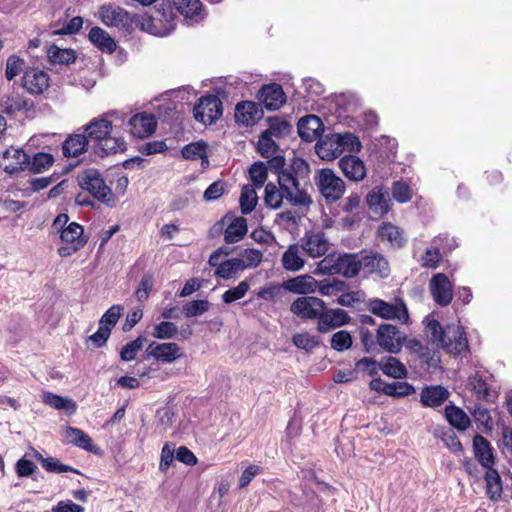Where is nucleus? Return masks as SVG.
Returning <instances> with one entry per match:
<instances>
[{
    "mask_svg": "<svg viewBox=\"0 0 512 512\" xmlns=\"http://www.w3.org/2000/svg\"><path fill=\"white\" fill-rule=\"evenodd\" d=\"M359 138L350 132L330 133L321 137L316 143L317 155L323 160H333L344 151L358 152L361 150Z\"/></svg>",
    "mask_w": 512,
    "mask_h": 512,
    "instance_id": "obj_3",
    "label": "nucleus"
},
{
    "mask_svg": "<svg viewBox=\"0 0 512 512\" xmlns=\"http://www.w3.org/2000/svg\"><path fill=\"white\" fill-rule=\"evenodd\" d=\"M263 117V109L252 101H243L235 107V120L237 124L252 127Z\"/></svg>",
    "mask_w": 512,
    "mask_h": 512,
    "instance_id": "obj_18",
    "label": "nucleus"
},
{
    "mask_svg": "<svg viewBox=\"0 0 512 512\" xmlns=\"http://www.w3.org/2000/svg\"><path fill=\"white\" fill-rule=\"evenodd\" d=\"M404 335L391 324H382L376 333L377 344L389 353H398L403 346Z\"/></svg>",
    "mask_w": 512,
    "mask_h": 512,
    "instance_id": "obj_11",
    "label": "nucleus"
},
{
    "mask_svg": "<svg viewBox=\"0 0 512 512\" xmlns=\"http://www.w3.org/2000/svg\"><path fill=\"white\" fill-rule=\"evenodd\" d=\"M90 135L98 139L99 148L106 154L117 153L126 149L125 142L117 136H112L110 131L93 130Z\"/></svg>",
    "mask_w": 512,
    "mask_h": 512,
    "instance_id": "obj_26",
    "label": "nucleus"
},
{
    "mask_svg": "<svg viewBox=\"0 0 512 512\" xmlns=\"http://www.w3.org/2000/svg\"><path fill=\"white\" fill-rule=\"evenodd\" d=\"M412 189L403 181H396L392 186V196L399 203H406L412 198Z\"/></svg>",
    "mask_w": 512,
    "mask_h": 512,
    "instance_id": "obj_59",
    "label": "nucleus"
},
{
    "mask_svg": "<svg viewBox=\"0 0 512 512\" xmlns=\"http://www.w3.org/2000/svg\"><path fill=\"white\" fill-rule=\"evenodd\" d=\"M425 334L431 343L441 347L451 354H461L468 348L465 332L459 325H449L443 329L440 323L432 317H426Z\"/></svg>",
    "mask_w": 512,
    "mask_h": 512,
    "instance_id": "obj_1",
    "label": "nucleus"
},
{
    "mask_svg": "<svg viewBox=\"0 0 512 512\" xmlns=\"http://www.w3.org/2000/svg\"><path fill=\"white\" fill-rule=\"evenodd\" d=\"M441 255L438 249L428 248L422 256L421 263L426 268H436L440 262Z\"/></svg>",
    "mask_w": 512,
    "mask_h": 512,
    "instance_id": "obj_63",
    "label": "nucleus"
},
{
    "mask_svg": "<svg viewBox=\"0 0 512 512\" xmlns=\"http://www.w3.org/2000/svg\"><path fill=\"white\" fill-rule=\"evenodd\" d=\"M145 342L144 337H138L135 340L127 343L120 352V357L123 361H132L135 359L137 353L142 349Z\"/></svg>",
    "mask_w": 512,
    "mask_h": 512,
    "instance_id": "obj_57",
    "label": "nucleus"
},
{
    "mask_svg": "<svg viewBox=\"0 0 512 512\" xmlns=\"http://www.w3.org/2000/svg\"><path fill=\"white\" fill-rule=\"evenodd\" d=\"M383 393L392 397H405L415 393V388L407 382H393L383 386Z\"/></svg>",
    "mask_w": 512,
    "mask_h": 512,
    "instance_id": "obj_48",
    "label": "nucleus"
},
{
    "mask_svg": "<svg viewBox=\"0 0 512 512\" xmlns=\"http://www.w3.org/2000/svg\"><path fill=\"white\" fill-rule=\"evenodd\" d=\"M79 186L88 191L95 199L113 205L115 196L111 188L105 183L100 172L96 169H87L77 176Z\"/></svg>",
    "mask_w": 512,
    "mask_h": 512,
    "instance_id": "obj_5",
    "label": "nucleus"
},
{
    "mask_svg": "<svg viewBox=\"0 0 512 512\" xmlns=\"http://www.w3.org/2000/svg\"><path fill=\"white\" fill-rule=\"evenodd\" d=\"M330 248V242L321 231L307 232L301 240V249L312 258L324 256Z\"/></svg>",
    "mask_w": 512,
    "mask_h": 512,
    "instance_id": "obj_15",
    "label": "nucleus"
},
{
    "mask_svg": "<svg viewBox=\"0 0 512 512\" xmlns=\"http://www.w3.org/2000/svg\"><path fill=\"white\" fill-rule=\"evenodd\" d=\"M123 310V307L120 305L111 306L100 318L99 325L108 328L111 331L117 324Z\"/></svg>",
    "mask_w": 512,
    "mask_h": 512,
    "instance_id": "obj_54",
    "label": "nucleus"
},
{
    "mask_svg": "<svg viewBox=\"0 0 512 512\" xmlns=\"http://www.w3.org/2000/svg\"><path fill=\"white\" fill-rule=\"evenodd\" d=\"M470 385L479 399L492 400L495 395L488 386L483 375L476 373L470 377Z\"/></svg>",
    "mask_w": 512,
    "mask_h": 512,
    "instance_id": "obj_46",
    "label": "nucleus"
},
{
    "mask_svg": "<svg viewBox=\"0 0 512 512\" xmlns=\"http://www.w3.org/2000/svg\"><path fill=\"white\" fill-rule=\"evenodd\" d=\"M177 332L178 328L174 323L163 321L154 326L152 336L157 339H171Z\"/></svg>",
    "mask_w": 512,
    "mask_h": 512,
    "instance_id": "obj_56",
    "label": "nucleus"
},
{
    "mask_svg": "<svg viewBox=\"0 0 512 512\" xmlns=\"http://www.w3.org/2000/svg\"><path fill=\"white\" fill-rule=\"evenodd\" d=\"M473 451L475 458L484 468L489 469L493 467V449L487 439L481 435H476L473 438Z\"/></svg>",
    "mask_w": 512,
    "mask_h": 512,
    "instance_id": "obj_28",
    "label": "nucleus"
},
{
    "mask_svg": "<svg viewBox=\"0 0 512 512\" xmlns=\"http://www.w3.org/2000/svg\"><path fill=\"white\" fill-rule=\"evenodd\" d=\"M54 158L48 153H37L31 162V170L35 173H41L52 166Z\"/></svg>",
    "mask_w": 512,
    "mask_h": 512,
    "instance_id": "obj_60",
    "label": "nucleus"
},
{
    "mask_svg": "<svg viewBox=\"0 0 512 512\" xmlns=\"http://www.w3.org/2000/svg\"><path fill=\"white\" fill-rule=\"evenodd\" d=\"M472 415L475 419V421L480 424L481 426L485 427V428H491L492 425H493V422H492V418L490 416V413L489 411L478 405V406H475L473 412H472Z\"/></svg>",
    "mask_w": 512,
    "mask_h": 512,
    "instance_id": "obj_64",
    "label": "nucleus"
},
{
    "mask_svg": "<svg viewBox=\"0 0 512 512\" xmlns=\"http://www.w3.org/2000/svg\"><path fill=\"white\" fill-rule=\"evenodd\" d=\"M294 345L300 349L312 350L319 345V339L307 332L295 334L292 338Z\"/></svg>",
    "mask_w": 512,
    "mask_h": 512,
    "instance_id": "obj_58",
    "label": "nucleus"
},
{
    "mask_svg": "<svg viewBox=\"0 0 512 512\" xmlns=\"http://www.w3.org/2000/svg\"><path fill=\"white\" fill-rule=\"evenodd\" d=\"M249 288H250L249 283L246 280H243V281L239 282L237 286L226 290L222 294V300L226 304H230L237 300H240L247 294V292L249 291Z\"/></svg>",
    "mask_w": 512,
    "mask_h": 512,
    "instance_id": "obj_50",
    "label": "nucleus"
},
{
    "mask_svg": "<svg viewBox=\"0 0 512 512\" xmlns=\"http://www.w3.org/2000/svg\"><path fill=\"white\" fill-rule=\"evenodd\" d=\"M25 101L20 97L5 96L0 100V109L7 114H13L24 108Z\"/></svg>",
    "mask_w": 512,
    "mask_h": 512,
    "instance_id": "obj_61",
    "label": "nucleus"
},
{
    "mask_svg": "<svg viewBox=\"0 0 512 512\" xmlns=\"http://www.w3.org/2000/svg\"><path fill=\"white\" fill-rule=\"evenodd\" d=\"M352 336L346 330H340L332 335L330 340L331 348L342 352L348 350L352 346Z\"/></svg>",
    "mask_w": 512,
    "mask_h": 512,
    "instance_id": "obj_52",
    "label": "nucleus"
},
{
    "mask_svg": "<svg viewBox=\"0 0 512 512\" xmlns=\"http://www.w3.org/2000/svg\"><path fill=\"white\" fill-rule=\"evenodd\" d=\"M98 17L105 26L121 31H128L133 23L132 16L126 10L113 4L102 5Z\"/></svg>",
    "mask_w": 512,
    "mask_h": 512,
    "instance_id": "obj_8",
    "label": "nucleus"
},
{
    "mask_svg": "<svg viewBox=\"0 0 512 512\" xmlns=\"http://www.w3.org/2000/svg\"><path fill=\"white\" fill-rule=\"evenodd\" d=\"M486 493L491 500H497L502 494V482L497 470L487 469L485 474Z\"/></svg>",
    "mask_w": 512,
    "mask_h": 512,
    "instance_id": "obj_38",
    "label": "nucleus"
},
{
    "mask_svg": "<svg viewBox=\"0 0 512 512\" xmlns=\"http://www.w3.org/2000/svg\"><path fill=\"white\" fill-rule=\"evenodd\" d=\"M113 125H123V115L119 111H110L102 116L94 118L83 128H111Z\"/></svg>",
    "mask_w": 512,
    "mask_h": 512,
    "instance_id": "obj_35",
    "label": "nucleus"
},
{
    "mask_svg": "<svg viewBox=\"0 0 512 512\" xmlns=\"http://www.w3.org/2000/svg\"><path fill=\"white\" fill-rule=\"evenodd\" d=\"M28 165L29 157L21 149L10 147L0 157V166L9 174L17 173Z\"/></svg>",
    "mask_w": 512,
    "mask_h": 512,
    "instance_id": "obj_19",
    "label": "nucleus"
},
{
    "mask_svg": "<svg viewBox=\"0 0 512 512\" xmlns=\"http://www.w3.org/2000/svg\"><path fill=\"white\" fill-rule=\"evenodd\" d=\"M291 312L304 319H318L325 309V302L317 297H299L291 304Z\"/></svg>",
    "mask_w": 512,
    "mask_h": 512,
    "instance_id": "obj_12",
    "label": "nucleus"
},
{
    "mask_svg": "<svg viewBox=\"0 0 512 512\" xmlns=\"http://www.w3.org/2000/svg\"><path fill=\"white\" fill-rule=\"evenodd\" d=\"M86 145L85 136L80 134L72 135L63 143V153L67 157H77L85 150Z\"/></svg>",
    "mask_w": 512,
    "mask_h": 512,
    "instance_id": "obj_43",
    "label": "nucleus"
},
{
    "mask_svg": "<svg viewBox=\"0 0 512 512\" xmlns=\"http://www.w3.org/2000/svg\"><path fill=\"white\" fill-rule=\"evenodd\" d=\"M207 146L204 142H193L186 145L181 153L183 158L188 160H195L200 158L202 160V164H208L207 154H206Z\"/></svg>",
    "mask_w": 512,
    "mask_h": 512,
    "instance_id": "obj_47",
    "label": "nucleus"
},
{
    "mask_svg": "<svg viewBox=\"0 0 512 512\" xmlns=\"http://www.w3.org/2000/svg\"><path fill=\"white\" fill-rule=\"evenodd\" d=\"M243 272L247 269L256 268L262 262L263 253L254 248H247L236 256Z\"/></svg>",
    "mask_w": 512,
    "mask_h": 512,
    "instance_id": "obj_37",
    "label": "nucleus"
},
{
    "mask_svg": "<svg viewBox=\"0 0 512 512\" xmlns=\"http://www.w3.org/2000/svg\"><path fill=\"white\" fill-rule=\"evenodd\" d=\"M43 402L58 410H66L71 413L76 410V404L72 399L65 398L51 392L43 393Z\"/></svg>",
    "mask_w": 512,
    "mask_h": 512,
    "instance_id": "obj_44",
    "label": "nucleus"
},
{
    "mask_svg": "<svg viewBox=\"0 0 512 512\" xmlns=\"http://www.w3.org/2000/svg\"><path fill=\"white\" fill-rule=\"evenodd\" d=\"M209 265L215 268L214 274L223 279L236 278L243 272L236 257L222 259L220 250L211 254Z\"/></svg>",
    "mask_w": 512,
    "mask_h": 512,
    "instance_id": "obj_14",
    "label": "nucleus"
},
{
    "mask_svg": "<svg viewBox=\"0 0 512 512\" xmlns=\"http://www.w3.org/2000/svg\"><path fill=\"white\" fill-rule=\"evenodd\" d=\"M306 260L301 254L300 247L297 244H291L281 257L282 267L291 272H297L303 269Z\"/></svg>",
    "mask_w": 512,
    "mask_h": 512,
    "instance_id": "obj_30",
    "label": "nucleus"
},
{
    "mask_svg": "<svg viewBox=\"0 0 512 512\" xmlns=\"http://www.w3.org/2000/svg\"><path fill=\"white\" fill-rule=\"evenodd\" d=\"M146 353L148 357L154 358L158 362L173 363L183 357L181 347L174 342H151Z\"/></svg>",
    "mask_w": 512,
    "mask_h": 512,
    "instance_id": "obj_13",
    "label": "nucleus"
},
{
    "mask_svg": "<svg viewBox=\"0 0 512 512\" xmlns=\"http://www.w3.org/2000/svg\"><path fill=\"white\" fill-rule=\"evenodd\" d=\"M445 415L448 422L459 430H466L470 425V418L458 407L447 406L445 408Z\"/></svg>",
    "mask_w": 512,
    "mask_h": 512,
    "instance_id": "obj_42",
    "label": "nucleus"
},
{
    "mask_svg": "<svg viewBox=\"0 0 512 512\" xmlns=\"http://www.w3.org/2000/svg\"><path fill=\"white\" fill-rule=\"evenodd\" d=\"M23 87L31 94H41L49 87V77L42 70L30 69L23 76Z\"/></svg>",
    "mask_w": 512,
    "mask_h": 512,
    "instance_id": "obj_23",
    "label": "nucleus"
},
{
    "mask_svg": "<svg viewBox=\"0 0 512 512\" xmlns=\"http://www.w3.org/2000/svg\"><path fill=\"white\" fill-rule=\"evenodd\" d=\"M89 40L95 45L99 50H101L104 53H113L116 48L117 44L116 41L110 36V34L100 28V27H93L88 34Z\"/></svg>",
    "mask_w": 512,
    "mask_h": 512,
    "instance_id": "obj_31",
    "label": "nucleus"
},
{
    "mask_svg": "<svg viewBox=\"0 0 512 512\" xmlns=\"http://www.w3.org/2000/svg\"><path fill=\"white\" fill-rule=\"evenodd\" d=\"M65 213L59 214L51 225L52 230L59 234L62 245L57 249L60 257H68L82 249L88 238L84 235V228L77 222H70Z\"/></svg>",
    "mask_w": 512,
    "mask_h": 512,
    "instance_id": "obj_2",
    "label": "nucleus"
},
{
    "mask_svg": "<svg viewBox=\"0 0 512 512\" xmlns=\"http://www.w3.org/2000/svg\"><path fill=\"white\" fill-rule=\"evenodd\" d=\"M249 175L255 188H261L268 176L266 165L263 162L254 163L249 169Z\"/></svg>",
    "mask_w": 512,
    "mask_h": 512,
    "instance_id": "obj_55",
    "label": "nucleus"
},
{
    "mask_svg": "<svg viewBox=\"0 0 512 512\" xmlns=\"http://www.w3.org/2000/svg\"><path fill=\"white\" fill-rule=\"evenodd\" d=\"M316 185L326 201L335 202L345 192V183L331 169H321L316 175Z\"/></svg>",
    "mask_w": 512,
    "mask_h": 512,
    "instance_id": "obj_7",
    "label": "nucleus"
},
{
    "mask_svg": "<svg viewBox=\"0 0 512 512\" xmlns=\"http://www.w3.org/2000/svg\"><path fill=\"white\" fill-rule=\"evenodd\" d=\"M449 397V391L440 385L424 387L420 393V402L425 407L435 408Z\"/></svg>",
    "mask_w": 512,
    "mask_h": 512,
    "instance_id": "obj_27",
    "label": "nucleus"
},
{
    "mask_svg": "<svg viewBox=\"0 0 512 512\" xmlns=\"http://www.w3.org/2000/svg\"><path fill=\"white\" fill-rule=\"evenodd\" d=\"M429 288L437 304L447 306L452 301V284L445 274H435L430 280Z\"/></svg>",
    "mask_w": 512,
    "mask_h": 512,
    "instance_id": "obj_16",
    "label": "nucleus"
},
{
    "mask_svg": "<svg viewBox=\"0 0 512 512\" xmlns=\"http://www.w3.org/2000/svg\"><path fill=\"white\" fill-rule=\"evenodd\" d=\"M258 201L255 187L252 185H245L242 188L240 195V208L243 214H249L254 210Z\"/></svg>",
    "mask_w": 512,
    "mask_h": 512,
    "instance_id": "obj_45",
    "label": "nucleus"
},
{
    "mask_svg": "<svg viewBox=\"0 0 512 512\" xmlns=\"http://www.w3.org/2000/svg\"><path fill=\"white\" fill-rule=\"evenodd\" d=\"M342 173L351 181H362L366 176V166L364 162L357 156L346 155L338 162Z\"/></svg>",
    "mask_w": 512,
    "mask_h": 512,
    "instance_id": "obj_20",
    "label": "nucleus"
},
{
    "mask_svg": "<svg viewBox=\"0 0 512 512\" xmlns=\"http://www.w3.org/2000/svg\"><path fill=\"white\" fill-rule=\"evenodd\" d=\"M278 184L284 193L285 199L293 206L308 207L312 199L308 193L300 187V182L290 174L278 175Z\"/></svg>",
    "mask_w": 512,
    "mask_h": 512,
    "instance_id": "obj_9",
    "label": "nucleus"
},
{
    "mask_svg": "<svg viewBox=\"0 0 512 512\" xmlns=\"http://www.w3.org/2000/svg\"><path fill=\"white\" fill-rule=\"evenodd\" d=\"M350 321L348 313L343 309H324L318 317L317 329L327 333L341 327Z\"/></svg>",
    "mask_w": 512,
    "mask_h": 512,
    "instance_id": "obj_17",
    "label": "nucleus"
},
{
    "mask_svg": "<svg viewBox=\"0 0 512 512\" xmlns=\"http://www.w3.org/2000/svg\"><path fill=\"white\" fill-rule=\"evenodd\" d=\"M361 269L367 274H378L386 277L389 273L387 260L378 253H369L361 255Z\"/></svg>",
    "mask_w": 512,
    "mask_h": 512,
    "instance_id": "obj_24",
    "label": "nucleus"
},
{
    "mask_svg": "<svg viewBox=\"0 0 512 512\" xmlns=\"http://www.w3.org/2000/svg\"><path fill=\"white\" fill-rule=\"evenodd\" d=\"M128 124L133 128H156L158 121L154 114L141 112L131 117Z\"/></svg>",
    "mask_w": 512,
    "mask_h": 512,
    "instance_id": "obj_51",
    "label": "nucleus"
},
{
    "mask_svg": "<svg viewBox=\"0 0 512 512\" xmlns=\"http://www.w3.org/2000/svg\"><path fill=\"white\" fill-rule=\"evenodd\" d=\"M284 288L294 294H311L317 291L318 281L311 275H299L287 280Z\"/></svg>",
    "mask_w": 512,
    "mask_h": 512,
    "instance_id": "obj_25",
    "label": "nucleus"
},
{
    "mask_svg": "<svg viewBox=\"0 0 512 512\" xmlns=\"http://www.w3.org/2000/svg\"><path fill=\"white\" fill-rule=\"evenodd\" d=\"M32 456L39 460L44 467V469L48 472L54 473H66V472H75L78 473L77 470L72 468L71 466L62 464L58 459L53 457L44 458L38 451L32 449Z\"/></svg>",
    "mask_w": 512,
    "mask_h": 512,
    "instance_id": "obj_39",
    "label": "nucleus"
},
{
    "mask_svg": "<svg viewBox=\"0 0 512 512\" xmlns=\"http://www.w3.org/2000/svg\"><path fill=\"white\" fill-rule=\"evenodd\" d=\"M379 368L388 377L403 379L407 377L408 371L405 365L395 357L388 356L381 359Z\"/></svg>",
    "mask_w": 512,
    "mask_h": 512,
    "instance_id": "obj_33",
    "label": "nucleus"
},
{
    "mask_svg": "<svg viewBox=\"0 0 512 512\" xmlns=\"http://www.w3.org/2000/svg\"><path fill=\"white\" fill-rule=\"evenodd\" d=\"M368 310L374 315L388 320H398L401 323L408 321V310L401 299H395L394 303L374 298L367 302Z\"/></svg>",
    "mask_w": 512,
    "mask_h": 512,
    "instance_id": "obj_6",
    "label": "nucleus"
},
{
    "mask_svg": "<svg viewBox=\"0 0 512 512\" xmlns=\"http://www.w3.org/2000/svg\"><path fill=\"white\" fill-rule=\"evenodd\" d=\"M193 113L200 124L212 125L222 115V102L214 95L202 97L194 106Z\"/></svg>",
    "mask_w": 512,
    "mask_h": 512,
    "instance_id": "obj_10",
    "label": "nucleus"
},
{
    "mask_svg": "<svg viewBox=\"0 0 512 512\" xmlns=\"http://www.w3.org/2000/svg\"><path fill=\"white\" fill-rule=\"evenodd\" d=\"M259 99L267 109L276 110L286 102V95L279 84L272 83L261 88Z\"/></svg>",
    "mask_w": 512,
    "mask_h": 512,
    "instance_id": "obj_22",
    "label": "nucleus"
},
{
    "mask_svg": "<svg viewBox=\"0 0 512 512\" xmlns=\"http://www.w3.org/2000/svg\"><path fill=\"white\" fill-rule=\"evenodd\" d=\"M153 283L154 280L151 275L143 276L135 292V296L139 301H145L148 298L149 293L153 288Z\"/></svg>",
    "mask_w": 512,
    "mask_h": 512,
    "instance_id": "obj_62",
    "label": "nucleus"
},
{
    "mask_svg": "<svg viewBox=\"0 0 512 512\" xmlns=\"http://www.w3.org/2000/svg\"><path fill=\"white\" fill-rule=\"evenodd\" d=\"M369 209L377 215H384L390 210L391 199L384 186H375L366 197Z\"/></svg>",
    "mask_w": 512,
    "mask_h": 512,
    "instance_id": "obj_21",
    "label": "nucleus"
},
{
    "mask_svg": "<svg viewBox=\"0 0 512 512\" xmlns=\"http://www.w3.org/2000/svg\"><path fill=\"white\" fill-rule=\"evenodd\" d=\"M284 198V193L275 184L268 183L266 185L264 201L268 207L272 209L280 208Z\"/></svg>",
    "mask_w": 512,
    "mask_h": 512,
    "instance_id": "obj_49",
    "label": "nucleus"
},
{
    "mask_svg": "<svg viewBox=\"0 0 512 512\" xmlns=\"http://www.w3.org/2000/svg\"><path fill=\"white\" fill-rule=\"evenodd\" d=\"M361 270V257L357 254H328L318 264L316 272L319 274H340L351 278Z\"/></svg>",
    "mask_w": 512,
    "mask_h": 512,
    "instance_id": "obj_4",
    "label": "nucleus"
},
{
    "mask_svg": "<svg viewBox=\"0 0 512 512\" xmlns=\"http://www.w3.org/2000/svg\"><path fill=\"white\" fill-rule=\"evenodd\" d=\"M174 8L187 19H196L202 11L200 0H172Z\"/></svg>",
    "mask_w": 512,
    "mask_h": 512,
    "instance_id": "obj_36",
    "label": "nucleus"
},
{
    "mask_svg": "<svg viewBox=\"0 0 512 512\" xmlns=\"http://www.w3.org/2000/svg\"><path fill=\"white\" fill-rule=\"evenodd\" d=\"M247 230L246 219L243 217H234L225 230L224 239L227 243H236L246 235Z\"/></svg>",
    "mask_w": 512,
    "mask_h": 512,
    "instance_id": "obj_34",
    "label": "nucleus"
},
{
    "mask_svg": "<svg viewBox=\"0 0 512 512\" xmlns=\"http://www.w3.org/2000/svg\"><path fill=\"white\" fill-rule=\"evenodd\" d=\"M282 130H263L260 135L256 149L258 153L264 158H270L278 151V144L275 139L279 138Z\"/></svg>",
    "mask_w": 512,
    "mask_h": 512,
    "instance_id": "obj_29",
    "label": "nucleus"
},
{
    "mask_svg": "<svg viewBox=\"0 0 512 512\" xmlns=\"http://www.w3.org/2000/svg\"><path fill=\"white\" fill-rule=\"evenodd\" d=\"M287 173L295 180L300 181L301 179H305L309 176L310 166L304 159L294 157L291 160L289 167L280 171L278 175Z\"/></svg>",
    "mask_w": 512,
    "mask_h": 512,
    "instance_id": "obj_41",
    "label": "nucleus"
},
{
    "mask_svg": "<svg viewBox=\"0 0 512 512\" xmlns=\"http://www.w3.org/2000/svg\"><path fill=\"white\" fill-rule=\"evenodd\" d=\"M47 56L53 64H70L76 60V52L73 49H62L56 45L48 48Z\"/></svg>",
    "mask_w": 512,
    "mask_h": 512,
    "instance_id": "obj_40",
    "label": "nucleus"
},
{
    "mask_svg": "<svg viewBox=\"0 0 512 512\" xmlns=\"http://www.w3.org/2000/svg\"><path fill=\"white\" fill-rule=\"evenodd\" d=\"M211 307V303L208 300H194L186 303L183 306V313L185 317H196L207 312Z\"/></svg>",
    "mask_w": 512,
    "mask_h": 512,
    "instance_id": "obj_53",
    "label": "nucleus"
},
{
    "mask_svg": "<svg viewBox=\"0 0 512 512\" xmlns=\"http://www.w3.org/2000/svg\"><path fill=\"white\" fill-rule=\"evenodd\" d=\"M377 233L382 241L388 242L392 247L400 248L406 241L403 231L392 223H383Z\"/></svg>",
    "mask_w": 512,
    "mask_h": 512,
    "instance_id": "obj_32",
    "label": "nucleus"
}]
</instances>
